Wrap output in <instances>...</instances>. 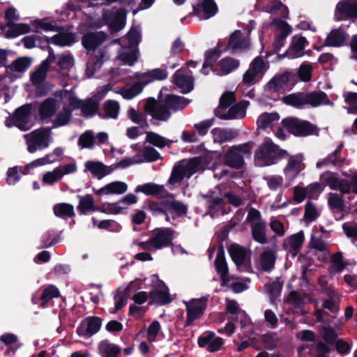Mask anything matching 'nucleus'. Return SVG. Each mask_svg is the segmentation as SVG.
Here are the masks:
<instances>
[{
    "instance_id": "c85d7f7f",
    "label": "nucleus",
    "mask_w": 357,
    "mask_h": 357,
    "mask_svg": "<svg viewBox=\"0 0 357 357\" xmlns=\"http://www.w3.org/2000/svg\"><path fill=\"white\" fill-rule=\"evenodd\" d=\"M84 167L85 172H90L93 176L99 180L114 172V168L111 166H106L99 161H86L84 163Z\"/></svg>"
},
{
    "instance_id": "603ef678",
    "label": "nucleus",
    "mask_w": 357,
    "mask_h": 357,
    "mask_svg": "<svg viewBox=\"0 0 357 357\" xmlns=\"http://www.w3.org/2000/svg\"><path fill=\"white\" fill-rule=\"evenodd\" d=\"M279 119L277 113H264L258 117L257 123L259 128L265 129L273 127L275 122L278 121Z\"/></svg>"
},
{
    "instance_id": "58836bf2",
    "label": "nucleus",
    "mask_w": 357,
    "mask_h": 357,
    "mask_svg": "<svg viewBox=\"0 0 357 357\" xmlns=\"http://www.w3.org/2000/svg\"><path fill=\"white\" fill-rule=\"evenodd\" d=\"M166 220L169 221V215L174 216H181L185 214L187 211L186 206L181 202L176 201H169L165 203Z\"/></svg>"
},
{
    "instance_id": "69168bd1",
    "label": "nucleus",
    "mask_w": 357,
    "mask_h": 357,
    "mask_svg": "<svg viewBox=\"0 0 357 357\" xmlns=\"http://www.w3.org/2000/svg\"><path fill=\"white\" fill-rule=\"evenodd\" d=\"M347 264L343 260L341 252H337L332 255L331 259V268L335 273H341L346 268Z\"/></svg>"
},
{
    "instance_id": "4468645a",
    "label": "nucleus",
    "mask_w": 357,
    "mask_h": 357,
    "mask_svg": "<svg viewBox=\"0 0 357 357\" xmlns=\"http://www.w3.org/2000/svg\"><path fill=\"white\" fill-rule=\"evenodd\" d=\"M267 68L263 59L256 57L250 63L248 69L243 76V83L252 86L258 82L264 76Z\"/></svg>"
},
{
    "instance_id": "412c9836",
    "label": "nucleus",
    "mask_w": 357,
    "mask_h": 357,
    "mask_svg": "<svg viewBox=\"0 0 357 357\" xmlns=\"http://www.w3.org/2000/svg\"><path fill=\"white\" fill-rule=\"evenodd\" d=\"M357 18V0H341L336 6L335 17L342 20L344 17Z\"/></svg>"
},
{
    "instance_id": "37998d69",
    "label": "nucleus",
    "mask_w": 357,
    "mask_h": 357,
    "mask_svg": "<svg viewBox=\"0 0 357 357\" xmlns=\"http://www.w3.org/2000/svg\"><path fill=\"white\" fill-rule=\"evenodd\" d=\"M164 186L153 183L139 185L135 189V193L142 192L146 195H160L164 192Z\"/></svg>"
},
{
    "instance_id": "a211bd4d",
    "label": "nucleus",
    "mask_w": 357,
    "mask_h": 357,
    "mask_svg": "<svg viewBox=\"0 0 357 357\" xmlns=\"http://www.w3.org/2000/svg\"><path fill=\"white\" fill-rule=\"evenodd\" d=\"M104 24L109 26L112 33H116L121 30L126 25V15L123 11L113 9L103 14Z\"/></svg>"
},
{
    "instance_id": "8fccbe9b",
    "label": "nucleus",
    "mask_w": 357,
    "mask_h": 357,
    "mask_svg": "<svg viewBox=\"0 0 357 357\" xmlns=\"http://www.w3.org/2000/svg\"><path fill=\"white\" fill-rule=\"evenodd\" d=\"M133 282H130L129 285L125 288L123 290L118 289L115 296H114V310L112 311L113 313L116 312L120 309H121L124 305L127 303V300L128 298V292L130 288V286L132 284Z\"/></svg>"
},
{
    "instance_id": "f03ea898",
    "label": "nucleus",
    "mask_w": 357,
    "mask_h": 357,
    "mask_svg": "<svg viewBox=\"0 0 357 357\" xmlns=\"http://www.w3.org/2000/svg\"><path fill=\"white\" fill-rule=\"evenodd\" d=\"M106 34L102 32L88 33L82 37V43L83 46L87 50L89 53H92L86 65V75L87 77H92L107 59L105 50L99 48L106 40Z\"/></svg>"
},
{
    "instance_id": "1a4fd4ad",
    "label": "nucleus",
    "mask_w": 357,
    "mask_h": 357,
    "mask_svg": "<svg viewBox=\"0 0 357 357\" xmlns=\"http://www.w3.org/2000/svg\"><path fill=\"white\" fill-rule=\"evenodd\" d=\"M203 166L199 158L183 160L174 167L169 178L170 184L180 183L185 178H190L193 174L202 170Z\"/></svg>"
},
{
    "instance_id": "ea45409f",
    "label": "nucleus",
    "mask_w": 357,
    "mask_h": 357,
    "mask_svg": "<svg viewBox=\"0 0 357 357\" xmlns=\"http://www.w3.org/2000/svg\"><path fill=\"white\" fill-rule=\"evenodd\" d=\"M275 255L273 251L267 250L264 251L261 255L258 262V268L264 271H271L275 265Z\"/></svg>"
},
{
    "instance_id": "5fc2aeb1",
    "label": "nucleus",
    "mask_w": 357,
    "mask_h": 357,
    "mask_svg": "<svg viewBox=\"0 0 357 357\" xmlns=\"http://www.w3.org/2000/svg\"><path fill=\"white\" fill-rule=\"evenodd\" d=\"M51 43L59 46H68L75 42V36L70 33H60L50 38Z\"/></svg>"
},
{
    "instance_id": "f257e3e1",
    "label": "nucleus",
    "mask_w": 357,
    "mask_h": 357,
    "mask_svg": "<svg viewBox=\"0 0 357 357\" xmlns=\"http://www.w3.org/2000/svg\"><path fill=\"white\" fill-rule=\"evenodd\" d=\"M79 105L80 101L73 93L57 92L40 104L39 117L43 123H52V128L64 126L70 121L72 112Z\"/></svg>"
},
{
    "instance_id": "13d9d810",
    "label": "nucleus",
    "mask_w": 357,
    "mask_h": 357,
    "mask_svg": "<svg viewBox=\"0 0 357 357\" xmlns=\"http://www.w3.org/2000/svg\"><path fill=\"white\" fill-rule=\"evenodd\" d=\"M287 82L284 75L274 77L266 86V90L270 92H277L283 89Z\"/></svg>"
},
{
    "instance_id": "e433bc0d",
    "label": "nucleus",
    "mask_w": 357,
    "mask_h": 357,
    "mask_svg": "<svg viewBox=\"0 0 357 357\" xmlns=\"http://www.w3.org/2000/svg\"><path fill=\"white\" fill-rule=\"evenodd\" d=\"M304 239V233L301 231L287 238L283 245L286 250L294 252V255H296L301 248Z\"/></svg>"
},
{
    "instance_id": "b1692460",
    "label": "nucleus",
    "mask_w": 357,
    "mask_h": 357,
    "mask_svg": "<svg viewBox=\"0 0 357 357\" xmlns=\"http://www.w3.org/2000/svg\"><path fill=\"white\" fill-rule=\"evenodd\" d=\"M173 81L174 84L184 93L191 91L193 89L194 80L188 69L178 70L174 75Z\"/></svg>"
},
{
    "instance_id": "bb28decb",
    "label": "nucleus",
    "mask_w": 357,
    "mask_h": 357,
    "mask_svg": "<svg viewBox=\"0 0 357 357\" xmlns=\"http://www.w3.org/2000/svg\"><path fill=\"white\" fill-rule=\"evenodd\" d=\"M198 344L200 347H206L209 352H215L222 347L223 340L217 337L214 333L207 332L198 338Z\"/></svg>"
},
{
    "instance_id": "f704fd0d",
    "label": "nucleus",
    "mask_w": 357,
    "mask_h": 357,
    "mask_svg": "<svg viewBox=\"0 0 357 357\" xmlns=\"http://www.w3.org/2000/svg\"><path fill=\"white\" fill-rule=\"evenodd\" d=\"M239 66V61L233 58H225L220 60L213 69L214 73L220 76L226 75Z\"/></svg>"
},
{
    "instance_id": "a18cd8bd",
    "label": "nucleus",
    "mask_w": 357,
    "mask_h": 357,
    "mask_svg": "<svg viewBox=\"0 0 357 357\" xmlns=\"http://www.w3.org/2000/svg\"><path fill=\"white\" fill-rule=\"evenodd\" d=\"M311 302L312 298L310 295L305 293L299 294L297 291H291L287 300L288 304L295 307H301L302 305Z\"/></svg>"
},
{
    "instance_id": "de8ad7c7",
    "label": "nucleus",
    "mask_w": 357,
    "mask_h": 357,
    "mask_svg": "<svg viewBox=\"0 0 357 357\" xmlns=\"http://www.w3.org/2000/svg\"><path fill=\"white\" fill-rule=\"evenodd\" d=\"M229 252L234 262L238 268L243 264L246 257V251L241 246L234 244L229 248Z\"/></svg>"
},
{
    "instance_id": "3c124183",
    "label": "nucleus",
    "mask_w": 357,
    "mask_h": 357,
    "mask_svg": "<svg viewBox=\"0 0 357 357\" xmlns=\"http://www.w3.org/2000/svg\"><path fill=\"white\" fill-rule=\"evenodd\" d=\"M276 25L278 29L277 33V38L275 41V46L278 48L284 45V39L291 32V29L287 22L284 21H278L276 22Z\"/></svg>"
},
{
    "instance_id": "9b49d317",
    "label": "nucleus",
    "mask_w": 357,
    "mask_h": 357,
    "mask_svg": "<svg viewBox=\"0 0 357 357\" xmlns=\"http://www.w3.org/2000/svg\"><path fill=\"white\" fill-rule=\"evenodd\" d=\"M56 59L55 54L52 49L49 50V55L41 64L33 72L31 76V80L36 86V93L39 96H43L46 93L47 88L43 84L47 76V70L52 63Z\"/></svg>"
},
{
    "instance_id": "2eb2a0df",
    "label": "nucleus",
    "mask_w": 357,
    "mask_h": 357,
    "mask_svg": "<svg viewBox=\"0 0 357 357\" xmlns=\"http://www.w3.org/2000/svg\"><path fill=\"white\" fill-rule=\"evenodd\" d=\"M282 126L296 136H307L316 131V128L307 121L289 117L282 120Z\"/></svg>"
},
{
    "instance_id": "4c0bfd02",
    "label": "nucleus",
    "mask_w": 357,
    "mask_h": 357,
    "mask_svg": "<svg viewBox=\"0 0 357 357\" xmlns=\"http://www.w3.org/2000/svg\"><path fill=\"white\" fill-rule=\"evenodd\" d=\"M211 135L214 142L223 143L231 141L237 136L238 133L232 129L215 128L211 130Z\"/></svg>"
},
{
    "instance_id": "6e6d98bb",
    "label": "nucleus",
    "mask_w": 357,
    "mask_h": 357,
    "mask_svg": "<svg viewBox=\"0 0 357 357\" xmlns=\"http://www.w3.org/2000/svg\"><path fill=\"white\" fill-rule=\"evenodd\" d=\"M54 214L61 218H70L74 215L73 206L69 204L60 203L54 206Z\"/></svg>"
},
{
    "instance_id": "20e7f679",
    "label": "nucleus",
    "mask_w": 357,
    "mask_h": 357,
    "mask_svg": "<svg viewBox=\"0 0 357 357\" xmlns=\"http://www.w3.org/2000/svg\"><path fill=\"white\" fill-rule=\"evenodd\" d=\"M167 77L165 69L155 68L137 75V82L130 86H126L121 91L122 96L126 99H132L141 93L143 87L149 83L163 80Z\"/></svg>"
},
{
    "instance_id": "49530a36",
    "label": "nucleus",
    "mask_w": 357,
    "mask_h": 357,
    "mask_svg": "<svg viewBox=\"0 0 357 357\" xmlns=\"http://www.w3.org/2000/svg\"><path fill=\"white\" fill-rule=\"evenodd\" d=\"M346 33L342 29H334L328 36L326 43L328 46L339 47L344 43Z\"/></svg>"
},
{
    "instance_id": "338daca9",
    "label": "nucleus",
    "mask_w": 357,
    "mask_h": 357,
    "mask_svg": "<svg viewBox=\"0 0 357 357\" xmlns=\"http://www.w3.org/2000/svg\"><path fill=\"white\" fill-rule=\"evenodd\" d=\"M80 101V105L77 108H81L82 114L84 116H90L96 113L98 111V104L93 100H86L82 101L78 99Z\"/></svg>"
},
{
    "instance_id": "79ce46f5",
    "label": "nucleus",
    "mask_w": 357,
    "mask_h": 357,
    "mask_svg": "<svg viewBox=\"0 0 357 357\" xmlns=\"http://www.w3.org/2000/svg\"><path fill=\"white\" fill-rule=\"evenodd\" d=\"M190 103V100L184 97L175 95H168L165 98V105L171 112H176L185 107Z\"/></svg>"
},
{
    "instance_id": "4be33fe9",
    "label": "nucleus",
    "mask_w": 357,
    "mask_h": 357,
    "mask_svg": "<svg viewBox=\"0 0 357 357\" xmlns=\"http://www.w3.org/2000/svg\"><path fill=\"white\" fill-rule=\"evenodd\" d=\"M144 108L150 112L153 118L160 121H167L171 115V111L165 105V100L163 103H157L153 99H149Z\"/></svg>"
},
{
    "instance_id": "7c9ffc66",
    "label": "nucleus",
    "mask_w": 357,
    "mask_h": 357,
    "mask_svg": "<svg viewBox=\"0 0 357 357\" xmlns=\"http://www.w3.org/2000/svg\"><path fill=\"white\" fill-rule=\"evenodd\" d=\"M128 190V185L123 181H113L102 188L94 190L98 196L122 195Z\"/></svg>"
},
{
    "instance_id": "a878e982",
    "label": "nucleus",
    "mask_w": 357,
    "mask_h": 357,
    "mask_svg": "<svg viewBox=\"0 0 357 357\" xmlns=\"http://www.w3.org/2000/svg\"><path fill=\"white\" fill-rule=\"evenodd\" d=\"M130 148L137 152L136 157L141 160L140 164L154 162L160 158V153L151 146H142L139 144H133L130 145Z\"/></svg>"
},
{
    "instance_id": "423d86ee",
    "label": "nucleus",
    "mask_w": 357,
    "mask_h": 357,
    "mask_svg": "<svg viewBox=\"0 0 357 357\" xmlns=\"http://www.w3.org/2000/svg\"><path fill=\"white\" fill-rule=\"evenodd\" d=\"M287 155V153L285 150L280 149L271 139H266L257 150L255 155V162L257 166H268L276 163Z\"/></svg>"
},
{
    "instance_id": "09e8293b",
    "label": "nucleus",
    "mask_w": 357,
    "mask_h": 357,
    "mask_svg": "<svg viewBox=\"0 0 357 357\" xmlns=\"http://www.w3.org/2000/svg\"><path fill=\"white\" fill-rule=\"evenodd\" d=\"M253 238L261 244H266L268 242L266 237V229L265 221L251 226Z\"/></svg>"
},
{
    "instance_id": "473e14b6",
    "label": "nucleus",
    "mask_w": 357,
    "mask_h": 357,
    "mask_svg": "<svg viewBox=\"0 0 357 357\" xmlns=\"http://www.w3.org/2000/svg\"><path fill=\"white\" fill-rule=\"evenodd\" d=\"M215 266L217 272L220 275L222 285L228 284V268L225 258L224 250L222 248H220L218 250Z\"/></svg>"
},
{
    "instance_id": "aec40b11",
    "label": "nucleus",
    "mask_w": 357,
    "mask_h": 357,
    "mask_svg": "<svg viewBox=\"0 0 357 357\" xmlns=\"http://www.w3.org/2000/svg\"><path fill=\"white\" fill-rule=\"evenodd\" d=\"M249 105V102L245 100H243L238 104L234 105L229 107L227 110L217 109L216 116L222 119H241L245 116L246 109Z\"/></svg>"
},
{
    "instance_id": "052dcab7",
    "label": "nucleus",
    "mask_w": 357,
    "mask_h": 357,
    "mask_svg": "<svg viewBox=\"0 0 357 357\" xmlns=\"http://www.w3.org/2000/svg\"><path fill=\"white\" fill-rule=\"evenodd\" d=\"M265 8L267 12L276 14L282 17H286L288 14V8L279 1H271Z\"/></svg>"
},
{
    "instance_id": "f3484780",
    "label": "nucleus",
    "mask_w": 357,
    "mask_h": 357,
    "mask_svg": "<svg viewBox=\"0 0 357 357\" xmlns=\"http://www.w3.org/2000/svg\"><path fill=\"white\" fill-rule=\"evenodd\" d=\"M150 281L153 289L150 296L153 301L158 305H165L170 301L167 287L155 275H151Z\"/></svg>"
},
{
    "instance_id": "a19ab883",
    "label": "nucleus",
    "mask_w": 357,
    "mask_h": 357,
    "mask_svg": "<svg viewBox=\"0 0 357 357\" xmlns=\"http://www.w3.org/2000/svg\"><path fill=\"white\" fill-rule=\"evenodd\" d=\"M305 105H309L312 107H319L322 105H328L331 103L326 94L324 92H312L305 93Z\"/></svg>"
},
{
    "instance_id": "72a5a7b5",
    "label": "nucleus",
    "mask_w": 357,
    "mask_h": 357,
    "mask_svg": "<svg viewBox=\"0 0 357 357\" xmlns=\"http://www.w3.org/2000/svg\"><path fill=\"white\" fill-rule=\"evenodd\" d=\"M137 200V197L135 195L130 193L121 198L118 202L110 204L108 206V210L113 214H118L127 209L129 206L136 204Z\"/></svg>"
},
{
    "instance_id": "c03bdc74",
    "label": "nucleus",
    "mask_w": 357,
    "mask_h": 357,
    "mask_svg": "<svg viewBox=\"0 0 357 357\" xmlns=\"http://www.w3.org/2000/svg\"><path fill=\"white\" fill-rule=\"evenodd\" d=\"M120 349L107 340H102L98 344V351L102 357H117Z\"/></svg>"
},
{
    "instance_id": "5701e85b",
    "label": "nucleus",
    "mask_w": 357,
    "mask_h": 357,
    "mask_svg": "<svg viewBox=\"0 0 357 357\" xmlns=\"http://www.w3.org/2000/svg\"><path fill=\"white\" fill-rule=\"evenodd\" d=\"M31 105H25L18 108L13 116L14 126L25 131L31 128Z\"/></svg>"
},
{
    "instance_id": "7ed1b4c3",
    "label": "nucleus",
    "mask_w": 357,
    "mask_h": 357,
    "mask_svg": "<svg viewBox=\"0 0 357 357\" xmlns=\"http://www.w3.org/2000/svg\"><path fill=\"white\" fill-rule=\"evenodd\" d=\"M140 40V31L135 27L132 28L126 36L119 39L121 46L118 56L119 60L123 64L133 66L139 56L137 46Z\"/></svg>"
},
{
    "instance_id": "f8f14e48",
    "label": "nucleus",
    "mask_w": 357,
    "mask_h": 357,
    "mask_svg": "<svg viewBox=\"0 0 357 357\" xmlns=\"http://www.w3.org/2000/svg\"><path fill=\"white\" fill-rule=\"evenodd\" d=\"M31 26L34 27L33 31L38 32L40 30L50 31L52 29V26L43 20H36L31 22V24L19 23L13 24L8 27L5 36L7 38H15L20 35L27 33L32 30Z\"/></svg>"
},
{
    "instance_id": "39448f33",
    "label": "nucleus",
    "mask_w": 357,
    "mask_h": 357,
    "mask_svg": "<svg viewBox=\"0 0 357 357\" xmlns=\"http://www.w3.org/2000/svg\"><path fill=\"white\" fill-rule=\"evenodd\" d=\"M174 238L173 231L168 228L157 229L146 241H134L131 245L133 249L153 252L169 246Z\"/></svg>"
},
{
    "instance_id": "ddd939ff",
    "label": "nucleus",
    "mask_w": 357,
    "mask_h": 357,
    "mask_svg": "<svg viewBox=\"0 0 357 357\" xmlns=\"http://www.w3.org/2000/svg\"><path fill=\"white\" fill-rule=\"evenodd\" d=\"M183 303L187 312L185 326H190L203 315L207 307L208 297L192 298L188 301H183Z\"/></svg>"
},
{
    "instance_id": "c9c22d12",
    "label": "nucleus",
    "mask_w": 357,
    "mask_h": 357,
    "mask_svg": "<svg viewBox=\"0 0 357 357\" xmlns=\"http://www.w3.org/2000/svg\"><path fill=\"white\" fill-rule=\"evenodd\" d=\"M226 310L228 313L236 316V319H241L243 327L250 324V318L244 311L241 310L238 303L234 300L226 299Z\"/></svg>"
},
{
    "instance_id": "c756f323",
    "label": "nucleus",
    "mask_w": 357,
    "mask_h": 357,
    "mask_svg": "<svg viewBox=\"0 0 357 357\" xmlns=\"http://www.w3.org/2000/svg\"><path fill=\"white\" fill-rule=\"evenodd\" d=\"M306 43L305 38L298 35L293 36L291 45L286 52L287 56L289 59H296L303 56Z\"/></svg>"
},
{
    "instance_id": "6ab92c4d",
    "label": "nucleus",
    "mask_w": 357,
    "mask_h": 357,
    "mask_svg": "<svg viewBox=\"0 0 357 357\" xmlns=\"http://www.w3.org/2000/svg\"><path fill=\"white\" fill-rule=\"evenodd\" d=\"M101 325L102 320L99 317H89L79 324L77 333L80 337L89 338L99 331Z\"/></svg>"
},
{
    "instance_id": "9d476101",
    "label": "nucleus",
    "mask_w": 357,
    "mask_h": 357,
    "mask_svg": "<svg viewBox=\"0 0 357 357\" xmlns=\"http://www.w3.org/2000/svg\"><path fill=\"white\" fill-rule=\"evenodd\" d=\"M253 147L254 143L252 142L233 146L224 156L225 165L234 169L241 168L244 165V160L250 158Z\"/></svg>"
},
{
    "instance_id": "dca6fc26",
    "label": "nucleus",
    "mask_w": 357,
    "mask_h": 357,
    "mask_svg": "<svg viewBox=\"0 0 357 357\" xmlns=\"http://www.w3.org/2000/svg\"><path fill=\"white\" fill-rule=\"evenodd\" d=\"M303 160L304 155L301 153L291 155L289 158L287 165L284 168V174L288 185H290L305 169Z\"/></svg>"
},
{
    "instance_id": "393cba45",
    "label": "nucleus",
    "mask_w": 357,
    "mask_h": 357,
    "mask_svg": "<svg viewBox=\"0 0 357 357\" xmlns=\"http://www.w3.org/2000/svg\"><path fill=\"white\" fill-rule=\"evenodd\" d=\"M195 15L200 20H208L215 15L218 11V7L213 0H199L193 6Z\"/></svg>"
},
{
    "instance_id": "6e6552de",
    "label": "nucleus",
    "mask_w": 357,
    "mask_h": 357,
    "mask_svg": "<svg viewBox=\"0 0 357 357\" xmlns=\"http://www.w3.org/2000/svg\"><path fill=\"white\" fill-rule=\"evenodd\" d=\"M52 128H41L24 135L27 151L30 153L45 149L53 142Z\"/></svg>"
},
{
    "instance_id": "0eeeda50",
    "label": "nucleus",
    "mask_w": 357,
    "mask_h": 357,
    "mask_svg": "<svg viewBox=\"0 0 357 357\" xmlns=\"http://www.w3.org/2000/svg\"><path fill=\"white\" fill-rule=\"evenodd\" d=\"M320 181L331 190H339L342 194H357V174L349 179H343L339 178L335 173L325 172L321 174Z\"/></svg>"
},
{
    "instance_id": "2f4dec72",
    "label": "nucleus",
    "mask_w": 357,
    "mask_h": 357,
    "mask_svg": "<svg viewBox=\"0 0 357 357\" xmlns=\"http://www.w3.org/2000/svg\"><path fill=\"white\" fill-rule=\"evenodd\" d=\"M250 46L249 39L239 31H235L231 36L228 43V47L232 50L242 51L248 48Z\"/></svg>"
},
{
    "instance_id": "e2e57ef3",
    "label": "nucleus",
    "mask_w": 357,
    "mask_h": 357,
    "mask_svg": "<svg viewBox=\"0 0 357 357\" xmlns=\"http://www.w3.org/2000/svg\"><path fill=\"white\" fill-rule=\"evenodd\" d=\"M102 118L116 119L119 112V105L114 100L107 101L104 105Z\"/></svg>"
},
{
    "instance_id": "864d4df0",
    "label": "nucleus",
    "mask_w": 357,
    "mask_h": 357,
    "mask_svg": "<svg viewBox=\"0 0 357 357\" xmlns=\"http://www.w3.org/2000/svg\"><path fill=\"white\" fill-rule=\"evenodd\" d=\"M56 61L58 68L61 70H68L74 65V59L71 54L68 52L56 56Z\"/></svg>"
},
{
    "instance_id": "bf43d9fd",
    "label": "nucleus",
    "mask_w": 357,
    "mask_h": 357,
    "mask_svg": "<svg viewBox=\"0 0 357 357\" xmlns=\"http://www.w3.org/2000/svg\"><path fill=\"white\" fill-rule=\"evenodd\" d=\"M146 142L158 148L169 146L171 142L170 140L152 132L146 133Z\"/></svg>"
},
{
    "instance_id": "cd10ccee",
    "label": "nucleus",
    "mask_w": 357,
    "mask_h": 357,
    "mask_svg": "<svg viewBox=\"0 0 357 357\" xmlns=\"http://www.w3.org/2000/svg\"><path fill=\"white\" fill-rule=\"evenodd\" d=\"M30 65L31 59L27 57H21L16 59L10 66L6 68V70L7 75L4 77L0 76V82L3 80L6 81L7 78L12 82L14 78L17 77L15 75H13V73H23L29 67Z\"/></svg>"
},
{
    "instance_id": "4d7b16f0",
    "label": "nucleus",
    "mask_w": 357,
    "mask_h": 357,
    "mask_svg": "<svg viewBox=\"0 0 357 357\" xmlns=\"http://www.w3.org/2000/svg\"><path fill=\"white\" fill-rule=\"evenodd\" d=\"M266 183L272 191H282L283 188V178L279 175H268L264 177Z\"/></svg>"
},
{
    "instance_id": "774afa93",
    "label": "nucleus",
    "mask_w": 357,
    "mask_h": 357,
    "mask_svg": "<svg viewBox=\"0 0 357 357\" xmlns=\"http://www.w3.org/2000/svg\"><path fill=\"white\" fill-rule=\"evenodd\" d=\"M345 102L349 105L345 108L349 114H357V93L347 92L344 94Z\"/></svg>"
},
{
    "instance_id": "0e129e2a",
    "label": "nucleus",
    "mask_w": 357,
    "mask_h": 357,
    "mask_svg": "<svg viewBox=\"0 0 357 357\" xmlns=\"http://www.w3.org/2000/svg\"><path fill=\"white\" fill-rule=\"evenodd\" d=\"M223 204L224 199L222 198L211 195V197L208 201V205L211 215H213L218 213L223 214L225 213Z\"/></svg>"
},
{
    "instance_id": "680f3d73",
    "label": "nucleus",
    "mask_w": 357,
    "mask_h": 357,
    "mask_svg": "<svg viewBox=\"0 0 357 357\" xmlns=\"http://www.w3.org/2000/svg\"><path fill=\"white\" fill-rule=\"evenodd\" d=\"M284 102L294 107H301L305 105V93H293L284 97Z\"/></svg>"
}]
</instances>
